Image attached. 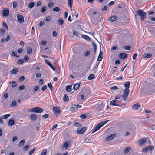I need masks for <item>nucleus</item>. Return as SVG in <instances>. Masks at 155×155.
<instances>
[{"label": "nucleus", "mask_w": 155, "mask_h": 155, "mask_svg": "<svg viewBox=\"0 0 155 155\" xmlns=\"http://www.w3.org/2000/svg\"><path fill=\"white\" fill-rule=\"evenodd\" d=\"M91 92V90L89 87L87 86L84 87L78 94L77 97L78 100L84 101L88 97Z\"/></svg>", "instance_id": "1"}, {"label": "nucleus", "mask_w": 155, "mask_h": 155, "mask_svg": "<svg viewBox=\"0 0 155 155\" xmlns=\"http://www.w3.org/2000/svg\"><path fill=\"white\" fill-rule=\"evenodd\" d=\"M137 15L138 16H140V18L142 20H145L146 16V12H144L142 10H139L137 11Z\"/></svg>", "instance_id": "2"}, {"label": "nucleus", "mask_w": 155, "mask_h": 155, "mask_svg": "<svg viewBox=\"0 0 155 155\" xmlns=\"http://www.w3.org/2000/svg\"><path fill=\"white\" fill-rule=\"evenodd\" d=\"M107 121H104L101 122L98 124L94 130L93 133L96 132L101 127L106 124Z\"/></svg>", "instance_id": "3"}, {"label": "nucleus", "mask_w": 155, "mask_h": 155, "mask_svg": "<svg viewBox=\"0 0 155 155\" xmlns=\"http://www.w3.org/2000/svg\"><path fill=\"white\" fill-rule=\"evenodd\" d=\"M43 111V110L42 108L38 107L34 108L29 110V112L37 113H41Z\"/></svg>", "instance_id": "4"}, {"label": "nucleus", "mask_w": 155, "mask_h": 155, "mask_svg": "<svg viewBox=\"0 0 155 155\" xmlns=\"http://www.w3.org/2000/svg\"><path fill=\"white\" fill-rule=\"evenodd\" d=\"M81 107V106L80 105L78 104L77 105L76 104H72L71 105L70 109L72 112H75L78 110V108Z\"/></svg>", "instance_id": "5"}, {"label": "nucleus", "mask_w": 155, "mask_h": 155, "mask_svg": "<svg viewBox=\"0 0 155 155\" xmlns=\"http://www.w3.org/2000/svg\"><path fill=\"white\" fill-rule=\"evenodd\" d=\"M123 92V94L122 95V97L124 101H125L128 96L130 91L127 89H124Z\"/></svg>", "instance_id": "6"}, {"label": "nucleus", "mask_w": 155, "mask_h": 155, "mask_svg": "<svg viewBox=\"0 0 155 155\" xmlns=\"http://www.w3.org/2000/svg\"><path fill=\"white\" fill-rule=\"evenodd\" d=\"M87 127H83L81 128L80 127L78 128L76 130L77 133L79 134H82L86 130Z\"/></svg>", "instance_id": "7"}, {"label": "nucleus", "mask_w": 155, "mask_h": 155, "mask_svg": "<svg viewBox=\"0 0 155 155\" xmlns=\"http://www.w3.org/2000/svg\"><path fill=\"white\" fill-rule=\"evenodd\" d=\"M120 103V102L119 101L114 100L110 102V106H118Z\"/></svg>", "instance_id": "8"}, {"label": "nucleus", "mask_w": 155, "mask_h": 155, "mask_svg": "<svg viewBox=\"0 0 155 155\" xmlns=\"http://www.w3.org/2000/svg\"><path fill=\"white\" fill-rule=\"evenodd\" d=\"M154 147L153 146H147L145 148L143 149L142 151L147 152L152 150L154 149Z\"/></svg>", "instance_id": "9"}, {"label": "nucleus", "mask_w": 155, "mask_h": 155, "mask_svg": "<svg viewBox=\"0 0 155 155\" xmlns=\"http://www.w3.org/2000/svg\"><path fill=\"white\" fill-rule=\"evenodd\" d=\"M97 13L96 11H94L93 8H91L89 9L88 11V15L90 17H93L94 15Z\"/></svg>", "instance_id": "10"}, {"label": "nucleus", "mask_w": 155, "mask_h": 155, "mask_svg": "<svg viewBox=\"0 0 155 155\" xmlns=\"http://www.w3.org/2000/svg\"><path fill=\"white\" fill-rule=\"evenodd\" d=\"M17 18L18 21L20 23H22L24 21V17L21 14L17 15Z\"/></svg>", "instance_id": "11"}, {"label": "nucleus", "mask_w": 155, "mask_h": 155, "mask_svg": "<svg viewBox=\"0 0 155 155\" xmlns=\"http://www.w3.org/2000/svg\"><path fill=\"white\" fill-rule=\"evenodd\" d=\"M3 15L4 17H7L9 15V9L8 8H4L3 10Z\"/></svg>", "instance_id": "12"}, {"label": "nucleus", "mask_w": 155, "mask_h": 155, "mask_svg": "<svg viewBox=\"0 0 155 155\" xmlns=\"http://www.w3.org/2000/svg\"><path fill=\"white\" fill-rule=\"evenodd\" d=\"M53 111L55 114L58 115L60 113V110L58 107H53Z\"/></svg>", "instance_id": "13"}, {"label": "nucleus", "mask_w": 155, "mask_h": 155, "mask_svg": "<svg viewBox=\"0 0 155 155\" xmlns=\"http://www.w3.org/2000/svg\"><path fill=\"white\" fill-rule=\"evenodd\" d=\"M127 56V54L124 52L120 53L118 55V57L121 59H124Z\"/></svg>", "instance_id": "14"}, {"label": "nucleus", "mask_w": 155, "mask_h": 155, "mask_svg": "<svg viewBox=\"0 0 155 155\" xmlns=\"http://www.w3.org/2000/svg\"><path fill=\"white\" fill-rule=\"evenodd\" d=\"M30 118L31 120L33 121H35L37 118V115L34 114H32L30 116Z\"/></svg>", "instance_id": "15"}, {"label": "nucleus", "mask_w": 155, "mask_h": 155, "mask_svg": "<svg viewBox=\"0 0 155 155\" xmlns=\"http://www.w3.org/2000/svg\"><path fill=\"white\" fill-rule=\"evenodd\" d=\"M70 144L71 142L70 141L68 140L66 141L63 145V147H64V149H66Z\"/></svg>", "instance_id": "16"}, {"label": "nucleus", "mask_w": 155, "mask_h": 155, "mask_svg": "<svg viewBox=\"0 0 155 155\" xmlns=\"http://www.w3.org/2000/svg\"><path fill=\"white\" fill-rule=\"evenodd\" d=\"M117 19V17L116 16H112L108 20L111 22H113L116 21Z\"/></svg>", "instance_id": "17"}, {"label": "nucleus", "mask_w": 155, "mask_h": 155, "mask_svg": "<svg viewBox=\"0 0 155 155\" xmlns=\"http://www.w3.org/2000/svg\"><path fill=\"white\" fill-rule=\"evenodd\" d=\"M147 141V139L145 138L141 140L139 142V144L140 146H141L145 143Z\"/></svg>", "instance_id": "18"}, {"label": "nucleus", "mask_w": 155, "mask_h": 155, "mask_svg": "<svg viewBox=\"0 0 155 155\" xmlns=\"http://www.w3.org/2000/svg\"><path fill=\"white\" fill-rule=\"evenodd\" d=\"M73 0H68V4L71 11H72Z\"/></svg>", "instance_id": "19"}, {"label": "nucleus", "mask_w": 155, "mask_h": 155, "mask_svg": "<svg viewBox=\"0 0 155 155\" xmlns=\"http://www.w3.org/2000/svg\"><path fill=\"white\" fill-rule=\"evenodd\" d=\"M140 107V105L138 103H137L133 105L132 106V108L135 110L138 109Z\"/></svg>", "instance_id": "20"}, {"label": "nucleus", "mask_w": 155, "mask_h": 155, "mask_svg": "<svg viewBox=\"0 0 155 155\" xmlns=\"http://www.w3.org/2000/svg\"><path fill=\"white\" fill-rule=\"evenodd\" d=\"M130 82L129 81H127L125 83L124 86L126 88L125 89H127L130 91L129 88L130 87Z\"/></svg>", "instance_id": "21"}, {"label": "nucleus", "mask_w": 155, "mask_h": 155, "mask_svg": "<svg viewBox=\"0 0 155 155\" xmlns=\"http://www.w3.org/2000/svg\"><path fill=\"white\" fill-rule=\"evenodd\" d=\"M115 136V134H112L108 136L106 138L107 141H109L113 139Z\"/></svg>", "instance_id": "22"}, {"label": "nucleus", "mask_w": 155, "mask_h": 155, "mask_svg": "<svg viewBox=\"0 0 155 155\" xmlns=\"http://www.w3.org/2000/svg\"><path fill=\"white\" fill-rule=\"evenodd\" d=\"M80 84L79 83H77L75 84L73 86V89L75 90H78L80 86Z\"/></svg>", "instance_id": "23"}, {"label": "nucleus", "mask_w": 155, "mask_h": 155, "mask_svg": "<svg viewBox=\"0 0 155 155\" xmlns=\"http://www.w3.org/2000/svg\"><path fill=\"white\" fill-rule=\"evenodd\" d=\"M102 52L101 51H100V53L97 59V61H101L102 59Z\"/></svg>", "instance_id": "24"}, {"label": "nucleus", "mask_w": 155, "mask_h": 155, "mask_svg": "<svg viewBox=\"0 0 155 155\" xmlns=\"http://www.w3.org/2000/svg\"><path fill=\"white\" fill-rule=\"evenodd\" d=\"M152 56V54L151 53H148L144 54L143 55V57L144 58H149Z\"/></svg>", "instance_id": "25"}, {"label": "nucleus", "mask_w": 155, "mask_h": 155, "mask_svg": "<svg viewBox=\"0 0 155 155\" xmlns=\"http://www.w3.org/2000/svg\"><path fill=\"white\" fill-rule=\"evenodd\" d=\"M95 78V75L93 74H90L88 77V79L89 80H91Z\"/></svg>", "instance_id": "26"}, {"label": "nucleus", "mask_w": 155, "mask_h": 155, "mask_svg": "<svg viewBox=\"0 0 155 155\" xmlns=\"http://www.w3.org/2000/svg\"><path fill=\"white\" fill-rule=\"evenodd\" d=\"M25 140L23 139L18 144V146H22L24 144L25 142Z\"/></svg>", "instance_id": "27"}, {"label": "nucleus", "mask_w": 155, "mask_h": 155, "mask_svg": "<svg viewBox=\"0 0 155 155\" xmlns=\"http://www.w3.org/2000/svg\"><path fill=\"white\" fill-rule=\"evenodd\" d=\"M63 100L65 102H68L69 101V98L66 94H64L63 97Z\"/></svg>", "instance_id": "28"}, {"label": "nucleus", "mask_w": 155, "mask_h": 155, "mask_svg": "<svg viewBox=\"0 0 155 155\" xmlns=\"http://www.w3.org/2000/svg\"><path fill=\"white\" fill-rule=\"evenodd\" d=\"M15 121L14 120H10L8 122V124L11 126L14 125Z\"/></svg>", "instance_id": "29"}, {"label": "nucleus", "mask_w": 155, "mask_h": 155, "mask_svg": "<svg viewBox=\"0 0 155 155\" xmlns=\"http://www.w3.org/2000/svg\"><path fill=\"white\" fill-rule=\"evenodd\" d=\"M91 22L93 24H95V22H96V18L93 17H91Z\"/></svg>", "instance_id": "30"}, {"label": "nucleus", "mask_w": 155, "mask_h": 155, "mask_svg": "<svg viewBox=\"0 0 155 155\" xmlns=\"http://www.w3.org/2000/svg\"><path fill=\"white\" fill-rule=\"evenodd\" d=\"M66 90L68 92H70L71 91V86L68 85L66 87Z\"/></svg>", "instance_id": "31"}, {"label": "nucleus", "mask_w": 155, "mask_h": 155, "mask_svg": "<svg viewBox=\"0 0 155 155\" xmlns=\"http://www.w3.org/2000/svg\"><path fill=\"white\" fill-rule=\"evenodd\" d=\"M18 70L17 68L15 69H13L12 70L10 71L11 73L13 74H15L18 71Z\"/></svg>", "instance_id": "32"}, {"label": "nucleus", "mask_w": 155, "mask_h": 155, "mask_svg": "<svg viewBox=\"0 0 155 155\" xmlns=\"http://www.w3.org/2000/svg\"><path fill=\"white\" fill-rule=\"evenodd\" d=\"M16 101H13L12 103L11 104V107H16Z\"/></svg>", "instance_id": "33"}, {"label": "nucleus", "mask_w": 155, "mask_h": 155, "mask_svg": "<svg viewBox=\"0 0 155 155\" xmlns=\"http://www.w3.org/2000/svg\"><path fill=\"white\" fill-rule=\"evenodd\" d=\"M130 150V148L129 147H127L124 150V153H127Z\"/></svg>", "instance_id": "34"}, {"label": "nucleus", "mask_w": 155, "mask_h": 155, "mask_svg": "<svg viewBox=\"0 0 155 155\" xmlns=\"http://www.w3.org/2000/svg\"><path fill=\"white\" fill-rule=\"evenodd\" d=\"M34 5L35 3L34 2H30L28 4V6L29 8H31L34 7Z\"/></svg>", "instance_id": "35"}, {"label": "nucleus", "mask_w": 155, "mask_h": 155, "mask_svg": "<svg viewBox=\"0 0 155 155\" xmlns=\"http://www.w3.org/2000/svg\"><path fill=\"white\" fill-rule=\"evenodd\" d=\"M83 38L89 41L90 40V38L89 36L86 35H84L83 37Z\"/></svg>", "instance_id": "36"}, {"label": "nucleus", "mask_w": 155, "mask_h": 155, "mask_svg": "<svg viewBox=\"0 0 155 155\" xmlns=\"http://www.w3.org/2000/svg\"><path fill=\"white\" fill-rule=\"evenodd\" d=\"M60 10V9L59 7H56L54 8L53 10L54 12H58Z\"/></svg>", "instance_id": "37"}, {"label": "nucleus", "mask_w": 155, "mask_h": 155, "mask_svg": "<svg viewBox=\"0 0 155 155\" xmlns=\"http://www.w3.org/2000/svg\"><path fill=\"white\" fill-rule=\"evenodd\" d=\"M58 24L59 25H62L64 23V20L63 19H59L58 20Z\"/></svg>", "instance_id": "38"}, {"label": "nucleus", "mask_w": 155, "mask_h": 155, "mask_svg": "<svg viewBox=\"0 0 155 155\" xmlns=\"http://www.w3.org/2000/svg\"><path fill=\"white\" fill-rule=\"evenodd\" d=\"M2 27L5 28L7 29H8V26L6 23L4 21H3L2 22Z\"/></svg>", "instance_id": "39"}, {"label": "nucleus", "mask_w": 155, "mask_h": 155, "mask_svg": "<svg viewBox=\"0 0 155 155\" xmlns=\"http://www.w3.org/2000/svg\"><path fill=\"white\" fill-rule=\"evenodd\" d=\"M10 115L9 114H7L5 115H3L2 116V118L4 119H6L10 116Z\"/></svg>", "instance_id": "40"}, {"label": "nucleus", "mask_w": 155, "mask_h": 155, "mask_svg": "<svg viewBox=\"0 0 155 155\" xmlns=\"http://www.w3.org/2000/svg\"><path fill=\"white\" fill-rule=\"evenodd\" d=\"M24 62V60L22 59H20L18 61V63L19 64H21Z\"/></svg>", "instance_id": "41"}, {"label": "nucleus", "mask_w": 155, "mask_h": 155, "mask_svg": "<svg viewBox=\"0 0 155 155\" xmlns=\"http://www.w3.org/2000/svg\"><path fill=\"white\" fill-rule=\"evenodd\" d=\"M118 68L117 67H114L112 69V71L114 73H115L117 71Z\"/></svg>", "instance_id": "42"}, {"label": "nucleus", "mask_w": 155, "mask_h": 155, "mask_svg": "<svg viewBox=\"0 0 155 155\" xmlns=\"http://www.w3.org/2000/svg\"><path fill=\"white\" fill-rule=\"evenodd\" d=\"M47 151L46 150L44 149L42 152L41 155H46L47 153Z\"/></svg>", "instance_id": "43"}, {"label": "nucleus", "mask_w": 155, "mask_h": 155, "mask_svg": "<svg viewBox=\"0 0 155 155\" xmlns=\"http://www.w3.org/2000/svg\"><path fill=\"white\" fill-rule=\"evenodd\" d=\"M74 125L76 127H82V125L80 124V123L78 122H75L74 124Z\"/></svg>", "instance_id": "44"}, {"label": "nucleus", "mask_w": 155, "mask_h": 155, "mask_svg": "<svg viewBox=\"0 0 155 155\" xmlns=\"http://www.w3.org/2000/svg\"><path fill=\"white\" fill-rule=\"evenodd\" d=\"M32 51V49L30 48H29L27 49V53L28 54H30Z\"/></svg>", "instance_id": "45"}, {"label": "nucleus", "mask_w": 155, "mask_h": 155, "mask_svg": "<svg viewBox=\"0 0 155 155\" xmlns=\"http://www.w3.org/2000/svg\"><path fill=\"white\" fill-rule=\"evenodd\" d=\"M47 9V7L46 6H43L41 10V11L42 13H44L45 12L46 9Z\"/></svg>", "instance_id": "46"}, {"label": "nucleus", "mask_w": 155, "mask_h": 155, "mask_svg": "<svg viewBox=\"0 0 155 155\" xmlns=\"http://www.w3.org/2000/svg\"><path fill=\"white\" fill-rule=\"evenodd\" d=\"M17 84L16 83V82L14 81H13L12 82V87H16Z\"/></svg>", "instance_id": "47"}, {"label": "nucleus", "mask_w": 155, "mask_h": 155, "mask_svg": "<svg viewBox=\"0 0 155 155\" xmlns=\"http://www.w3.org/2000/svg\"><path fill=\"white\" fill-rule=\"evenodd\" d=\"M25 88V87L24 85H21L19 87L18 89L20 91L24 90Z\"/></svg>", "instance_id": "48"}, {"label": "nucleus", "mask_w": 155, "mask_h": 155, "mask_svg": "<svg viewBox=\"0 0 155 155\" xmlns=\"http://www.w3.org/2000/svg\"><path fill=\"white\" fill-rule=\"evenodd\" d=\"M35 148L34 147L33 149H32L31 151H29V155H31L32 154V153H33L35 151Z\"/></svg>", "instance_id": "49"}, {"label": "nucleus", "mask_w": 155, "mask_h": 155, "mask_svg": "<svg viewBox=\"0 0 155 155\" xmlns=\"http://www.w3.org/2000/svg\"><path fill=\"white\" fill-rule=\"evenodd\" d=\"M110 89L111 90H117L118 89V87L116 86H114L111 87Z\"/></svg>", "instance_id": "50"}, {"label": "nucleus", "mask_w": 155, "mask_h": 155, "mask_svg": "<svg viewBox=\"0 0 155 155\" xmlns=\"http://www.w3.org/2000/svg\"><path fill=\"white\" fill-rule=\"evenodd\" d=\"M12 54L14 56L16 57L17 58H18L19 57V56H18L17 55V53L16 52H12Z\"/></svg>", "instance_id": "51"}, {"label": "nucleus", "mask_w": 155, "mask_h": 155, "mask_svg": "<svg viewBox=\"0 0 155 155\" xmlns=\"http://www.w3.org/2000/svg\"><path fill=\"white\" fill-rule=\"evenodd\" d=\"M54 3L52 2H51L48 4V6L49 8H50L52 7Z\"/></svg>", "instance_id": "52"}, {"label": "nucleus", "mask_w": 155, "mask_h": 155, "mask_svg": "<svg viewBox=\"0 0 155 155\" xmlns=\"http://www.w3.org/2000/svg\"><path fill=\"white\" fill-rule=\"evenodd\" d=\"M57 126V124H55L54 125L53 127L50 129V130L51 131H52L55 128H56Z\"/></svg>", "instance_id": "53"}, {"label": "nucleus", "mask_w": 155, "mask_h": 155, "mask_svg": "<svg viewBox=\"0 0 155 155\" xmlns=\"http://www.w3.org/2000/svg\"><path fill=\"white\" fill-rule=\"evenodd\" d=\"M5 32V30L4 28H2L0 31V33L2 35H3L4 34Z\"/></svg>", "instance_id": "54"}, {"label": "nucleus", "mask_w": 155, "mask_h": 155, "mask_svg": "<svg viewBox=\"0 0 155 155\" xmlns=\"http://www.w3.org/2000/svg\"><path fill=\"white\" fill-rule=\"evenodd\" d=\"M39 87L38 86H38H36L34 88V91L35 92H36L39 89Z\"/></svg>", "instance_id": "55"}, {"label": "nucleus", "mask_w": 155, "mask_h": 155, "mask_svg": "<svg viewBox=\"0 0 155 155\" xmlns=\"http://www.w3.org/2000/svg\"><path fill=\"white\" fill-rule=\"evenodd\" d=\"M48 85L49 88L51 89L52 90L53 88L52 85L50 83H49L48 84Z\"/></svg>", "instance_id": "56"}, {"label": "nucleus", "mask_w": 155, "mask_h": 155, "mask_svg": "<svg viewBox=\"0 0 155 155\" xmlns=\"http://www.w3.org/2000/svg\"><path fill=\"white\" fill-rule=\"evenodd\" d=\"M80 117L81 118L84 119L86 118V117L85 114H83L80 115Z\"/></svg>", "instance_id": "57"}, {"label": "nucleus", "mask_w": 155, "mask_h": 155, "mask_svg": "<svg viewBox=\"0 0 155 155\" xmlns=\"http://www.w3.org/2000/svg\"><path fill=\"white\" fill-rule=\"evenodd\" d=\"M49 66L54 71H55V67L53 66L51 64H50Z\"/></svg>", "instance_id": "58"}, {"label": "nucleus", "mask_w": 155, "mask_h": 155, "mask_svg": "<svg viewBox=\"0 0 155 155\" xmlns=\"http://www.w3.org/2000/svg\"><path fill=\"white\" fill-rule=\"evenodd\" d=\"M137 56V53H135L133 56V60H135Z\"/></svg>", "instance_id": "59"}, {"label": "nucleus", "mask_w": 155, "mask_h": 155, "mask_svg": "<svg viewBox=\"0 0 155 155\" xmlns=\"http://www.w3.org/2000/svg\"><path fill=\"white\" fill-rule=\"evenodd\" d=\"M29 147V145L25 146L23 147V150H25L27 151Z\"/></svg>", "instance_id": "60"}, {"label": "nucleus", "mask_w": 155, "mask_h": 155, "mask_svg": "<svg viewBox=\"0 0 155 155\" xmlns=\"http://www.w3.org/2000/svg\"><path fill=\"white\" fill-rule=\"evenodd\" d=\"M124 48L127 50H129L130 49V47L129 46H127L124 47Z\"/></svg>", "instance_id": "61"}, {"label": "nucleus", "mask_w": 155, "mask_h": 155, "mask_svg": "<svg viewBox=\"0 0 155 155\" xmlns=\"http://www.w3.org/2000/svg\"><path fill=\"white\" fill-rule=\"evenodd\" d=\"M47 88V86L46 85H44L42 87V90L43 91Z\"/></svg>", "instance_id": "62"}, {"label": "nucleus", "mask_w": 155, "mask_h": 155, "mask_svg": "<svg viewBox=\"0 0 155 155\" xmlns=\"http://www.w3.org/2000/svg\"><path fill=\"white\" fill-rule=\"evenodd\" d=\"M90 54V52L89 51H87L85 53V56H87Z\"/></svg>", "instance_id": "63"}, {"label": "nucleus", "mask_w": 155, "mask_h": 155, "mask_svg": "<svg viewBox=\"0 0 155 155\" xmlns=\"http://www.w3.org/2000/svg\"><path fill=\"white\" fill-rule=\"evenodd\" d=\"M43 83V79H41L39 81V84L40 85H42Z\"/></svg>", "instance_id": "64"}]
</instances>
